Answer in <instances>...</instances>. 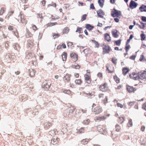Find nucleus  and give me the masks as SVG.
<instances>
[{
    "mask_svg": "<svg viewBox=\"0 0 146 146\" xmlns=\"http://www.w3.org/2000/svg\"><path fill=\"white\" fill-rule=\"evenodd\" d=\"M125 118L124 117H119V121L121 123L123 122L125 120Z\"/></svg>",
    "mask_w": 146,
    "mask_h": 146,
    "instance_id": "48",
    "label": "nucleus"
},
{
    "mask_svg": "<svg viewBox=\"0 0 146 146\" xmlns=\"http://www.w3.org/2000/svg\"><path fill=\"white\" fill-rule=\"evenodd\" d=\"M133 123L132 119H130L128 121V127H131L132 126Z\"/></svg>",
    "mask_w": 146,
    "mask_h": 146,
    "instance_id": "53",
    "label": "nucleus"
},
{
    "mask_svg": "<svg viewBox=\"0 0 146 146\" xmlns=\"http://www.w3.org/2000/svg\"><path fill=\"white\" fill-rule=\"evenodd\" d=\"M51 84L48 81H45L42 84V87L45 90H48L50 87Z\"/></svg>",
    "mask_w": 146,
    "mask_h": 146,
    "instance_id": "8",
    "label": "nucleus"
},
{
    "mask_svg": "<svg viewBox=\"0 0 146 146\" xmlns=\"http://www.w3.org/2000/svg\"><path fill=\"white\" fill-rule=\"evenodd\" d=\"M8 29L10 31H13V30H15V31H13L14 34L16 37H19V34L17 32V30L15 27H14V26L11 25H9L8 27Z\"/></svg>",
    "mask_w": 146,
    "mask_h": 146,
    "instance_id": "12",
    "label": "nucleus"
},
{
    "mask_svg": "<svg viewBox=\"0 0 146 146\" xmlns=\"http://www.w3.org/2000/svg\"><path fill=\"white\" fill-rule=\"evenodd\" d=\"M104 38L108 42H110L111 41V37L109 34L108 33L105 34L104 35Z\"/></svg>",
    "mask_w": 146,
    "mask_h": 146,
    "instance_id": "22",
    "label": "nucleus"
},
{
    "mask_svg": "<svg viewBox=\"0 0 146 146\" xmlns=\"http://www.w3.org/2000/svg\"><path fill=\"white\" fill-rule=\"evenodd\" d=\"M52 36L54 39L60 36V34L58 33H52Z\"/></svg>",
    "mask_w": 146,
    "mask_h": 146,
    "instance_id": "43",
    "label": "nucleus"
},
{
    "mask_svg": "<svg viewBox=\"0 0 146 146\" xmlns=\"http://www.w3.org/2000/svg\"><path fill=\"white\" fill-rule=\"evenodd\" d=\"M113 78L114 80L117 83H118L119 82V79L117 76H114Z\"/></svg>",
    "mask_w": 146,
    "mask_h": 146,
    "instance_id": "44",
    "label": "nucleus"
},
{
    "mask_svg": "<svg viewBox=\"0 0 146 146\" xmlns=\"http://www.w3.org/2000/svg\"><path fill=\"white\" fill-rule=\"evenodd\" d=\"M70 75L69 74H67L63 77V80L65 82H68L70 80Z\"/></svg>",
    "mask_w": 146,
    "mask_h": 146,
    "instance_id": "20",
    "label": "nucleus"
},
{
    "mask_svg": "<svg viewBox=\"0 0 146 146\" xmlns=\"http://www.w3.org/2000/svg\"><path fill=\"white\" fill-rule=\"evenodd\" d=\"M75 83L76 85H80L82 83V81L81 79H76L75 80Z\"/></svg>",
    "mask_w": 146,
    "mask_h": 146,
    "instance_id": "26",
    "label": "nucleus"
},
{
    "mask_svg": "<svg viewBox=\"0 0 146 146\" xmlns=\"http://www.w3.org/2000/svg\"><path fill=\"white\" fill-rule=\"evenodd\" d=\"M129 76L130 78L134 80H139V74L133 72L129 74Z\"/></svg>",
    "mask_w": 146,
    "mask_h": 146,
    "instance_id": "15",
    "label": "nucleus"
},
{
    "mask_svg": "<svg viewBox=\"0 0 146 146\" xmlns=\"http://www.w3.org/2000/svg\"><path fill=\"white\" fill-rule=\"evenodd\" d=\"M32 28L33 30L34 31V32H35L36 31L38 30V28L35 25H33L32 26Z\"/></svg>",
    "mask_w": 146,
    "mask_h": 146,
    "instance_id": "55",
    "label": "nucleus"
},
{
    "mask_svg": "<svg viewBox=\"0 0 146 146\" xmlns=\"http://www.w3.org/2000/svg\"><path fill=\"white\" fill-rule=\"evenodd\" d=\"M62 60L63 61H66L67 59V53L66 52H64L62 55Z\"/></svg>",
    "mask_w": 146,
    "mask_h": 146,
    "instance_id": "27",
    "label": "nucleus"
},
{
    "mask_svg": "<svg viewBox=\"0 0 146 146\" xmlns=\"http://www.w3.org/2000/svg\"><path fill=\"white\" fill-rule=\"evenodd\" d=\"M51 18H52V19L53 20H55L56 19H58L59 18V17L58 16H56V17H55V16H54L53 15L51 16Z\"/></svg>",
    "mask_w": 146,
    "mask_h": 146,
    "instance_id": "62",
    "label": "nucleus"
},
{
    "mask_svg": "<svg viewBox=\"0 0 146 146\" xmlns=\"http://www.w3.org/2000/svg\"><path fill=\"white\" fill-rule=\"evenodd\" d=\"M68 46V47H72L73 46V44L71 42H69L67 44Z\"/></svg>",
    "mask_w": 146,
    "mask_h": 146,
    "instance_id": "59",
    "label": "nucleus"
},
{
    "mask_svg": "<svg viewBox=\"0 0 146 146\" xmlns=\"http://www.w3.org/2000/svg\"><path fill=\"white\" fill-rule=\"evenodd\" d=\"M60 139L58 137H53L52 138L51 143L54 145H57L60 141Z\"/></svg>",
    "mask_w": 146,
    "mask_h": 146,
    "instance_id": "13",
    "label": "nucleus"
},
{
    "mask_svg": "<svg viewBox=\"0 0 146 146\" xmlns=\"http://www.w3.org/2000/svg\"><path fill=\"white\" fill-rule=\"evenodd\" d=\"M52 123L50 122H47L45 124V127L46 129H48L49 127L52 126Z\"/></svg>",
    "mask_w": 146,
    "mask_h": 146,
    "instance_id": "35",
    "label": "nucleus"
},
{
    "mask_svg": "<svg viewBox=\"0 0 146 146\" xmlns=\"http://www.w3.org/2000/svg\"><path fill=\"white\" fill-rule=\"evenodd\" d=\"M105 96L104 94L103 93L100 94L98 95L99 98L101 100H103Z\"/></svg>",
    "mask_w": 146,
    "mask_h": 146,
    "instance_id": "45",
    "label": "nucleus"
},
{
    "mask_svg": "<svg viewBox=\"0 0 146 146\" xmlns=\"http://www.w3.org/2000/svg\"><path fill=\"white\" fill-rule=\"evenodd\" d=\"M92 42L94 43L95 45V48H98L99 46V43L97 41H96L95 40H92Z\"/></svg>",
    "mask_w": 146,
    "mask_h": 146,
    "instance_id": "37",
    "label": "nucleus"
},
{
    "mask_svg": "<svg viewBox=\"0 0 146 146\" xmlns=\"http://www.w3.org/2000/svg\"><path fill=\"white\" fill-rule=\"evenodd\" d=\"M140 11L141 12H146V6L142 5L139 8Z\"/></svg>",
    "mask_w": 146,
    "mask_h": 146,
    "instance_id": "28",
    "label": "nucleus"
},
{
    "mask_svg": "<svg viewBox=\"0 0 146 146\" xmlns=\"http://www.w3.org/2000/svg\"><path fill=\"white\" fill-rule=\"evenodd\" d=\"M86 28L89 31H90L94 28L93 26L91 25L90 24H87L86 27Z\"/></svg>",
    "mask_w": 146,
    "mask_h": 146,
    "instance_id": "38",
    "label": "nucleus"
},
{
    "mask_svg": "<svg viewBox=\"0 0 146 146\" xmlns=\"http://www.w3.org/2000/svg\"><path fill=\"white\" fill-rule=\"evenodd\" d=\"M110 116V114H105L103 115L96 117L94 118V120L96 121H104L106 119L107 117H108Z\"/></svg>",
    "mask_w": 146,
    "mask_h": 146,
    "instance_id": "6",
    "label": "nucleus"
},
{
    "mask_svg": "<svg viewBox=\"0 0 146 146\" xmlns=\"http://www.w3.org/2000/svg\"><path fill=\"white\" fill-rule=\"evenodd\" d=\"M70 56L71 59L74 62H76L78 60V55L74 52H72L70 53Z\"/></svg>",
    "mask_w": 146,
    "mask_h": 146,
    "instance_id": "10",
    "label": "nucleus"
},
{
    "mask_svg": "<svg viewBox=\"0 0 146 146\" xmlns=\"http://www.w3.org/2000/svg\"><path fill=\"white\" fill-rule=\"evenodd\" d=\"M117 59L115 57L112 58L111 60V62L115 65H116L117 64Z\"/></svg>",
    "mask_w": 146,
    "mask_h": 146,
    "instance_id": "36",
    "label": "nucleus"
},
{
    "mask_svg": "<svg viewBox=\"0 0 146 146\" xmlns=\"http://www.w3.org/2000/svg\"><path fill=\"white\" fill-rule=\"evenodd\" d=\"M120 128L119 125L118 124L116 125L115 126V131L118 132L120 131Z\"/></svg>",
    "mask_w": 146,
    "mask_h": 146,
    "instance_id": "51",
    "label": "nucleus"
},
{
    "mask_svg": "<svg viewBox=\"0 0 146 146\" xmlns=\"http://www.w3.org/2000/svg\"><path fill=\"white\" fill-rule=\"evenodd\" d=\"M136 89L133 87L128 86V92H134L136 91Z\"/></svg>",
    "mask_w": 146,
    "mask_h": 146,
    "instance_id": "31",
    "label": "nucleus"
},
{
    "mask_svg": "<svg viewBox=\"0 0 146 146\" xmlns=\"http://www.w3.org/2000/svg\"><path fill=\"white\" fill-rule=\"evenodd\" d=\"M99 89L102 92H106L110 90L108 84L106 82L100 85L99 86Z\"/></svg>",
    "mask_w": 146,
    "mask_h": 146,
    "instance_id": "3",
    "label": "nucleus"
},
{
    "mask_svg": "<svg viewBox=\"0 0 146 146\" xmlns=\"http://www.w3.org/2000/svg\"><path fill=\"white\" fill-rule=\"evenodd\" d=\"M98 3L99 6L101 7H102L104 5V0H98Z\"/></svg>",
    "mask_w": 146,
    "mask_h": 146,
    "instance_id": "41",
    "label": "nucleus"
},
{
    "mask_svg": "<svg viewBox=\"0 0 146 146\" xmlns=\"http://www.w3.org/2000/svg\"><path fill=\"white\" fill-rule=\"evenodd\" d=\"M140 142L142 145H145L146 144V138L143 136H142L140 139Z\"/></svg>",
    "mask_w": 146,
    "mask_h": 146,
    "instance_id": "24",
    "label": "nucleus"
},
{
    "mask_svg": "<svg viewBox=\"0 0 146 146\" xmlns=\"http://www.w3.org/2000/svg\"><path fill=\"white\" fill-rule=\"evenodd\" d=\"M137 4L134 1L132 0L129 4V7L131 9L135 8L137 6Z\"/></svg>",
    "mask_w": 146,
    "mask_h": 146,
    "instance_id": "17",
    "label": "nucleus"
},
{
    "mask_svg": "<svg viewBox=\"0 0 146 146\" xmlns=\"http://www.w3.org/2000/svg\"><path fill=\"white\" fill-rule=\"evenodd\" d=\"M69 30V27H66L63 29L62 33L63 34H67L68 33Z\"/></svg>",
    "mask_w": 146,
    "mask_h": 146,
    "instance_id": "30",
    "label": "nucleus"
},
{
    "mask_svg": "<svg viewBox=\"0 0 146 146\" xmlns=\"http://www.w3.org/2000/svg\"><path fill=\"white\" fill-rule=\"evenodd\" d=\"M139 60L140 61H142V60L146 61V60L145 58L144 57V56L143 55H141V56L140 58L139 59Z\"/></svg>",
    "mask_w": 146,
    "mask_h": 146,
    "instance_id": "57",
    "label": "nucleus"
},
{
    "mask_svg": "<svg viewBox=\"0 0 146 146\" xmlns=\"http://www.w3.org/2000/svg\"><path fill=\"white\" fill-rule=\"evenodd\" d=\"M63 92L65 94H70L71 93V91L70 90H64Z\"/></svg>",
    "mask_w": 146,
    "mask_h": 146,
    "instance_id": "54",
    "label": "nucleus"
},
{
    "mask_svg": "<svg viewBox=\"0 0 146 146\" xmlns=\"http://www.w3.org/2000/svg\"><path fill=\"white\" fill-rule=\"evenodd\" d=\"M102 108L99 105L93 103L92 106V112L94 114L98 115L103 111Z\"/></svg>",
    "mask_w": 146,
    "mask_h": 146,
    "instance_id": "1",
    "label": "nucleus"
},
{
    "mask_svg": "<svg viewBox=\"0 0 146 146\" xmlns=\"http://www.w3.org/2000/svg\"><path fill=\"white\" fill-rule=\"evenodd\" d=\"M102 45L103 46L102 48L103 54H105L109 53L111 50L110 46L108 45L103 44Z\"/></svg>",
    "mask_w": 146,
    "mask_h": 146,
    "instance_id": "7",
    "label": "nucleus"
},
{
    "mask_svg": "<svg viewBox=\"0 0 146 146\" xmlns=\"http://www.w3.org/2000/svg\"><path fill=\"white\" fill-rule=\"evenodd\" d=\"M67 126V125L65 123H63L62 125V129H66V126Z\"/></svg>",
    "mask_w": 146,
    "mask_h": 146,
    "instance_id": "60",
    "label": "nucleus"
},
{
    "mask_svg": "<svg viewBox=\"0 0 146 146\" xmlns=\"http://www.w3.org/2000/svg\"><path fill=\"white\" fill-rule=\"evenodd\" d=\"M76 108L73 106H71L70 108H68V111H69V113L68 114V115H71L72 114L73 112L75 110Z\"/></svg>",
    "mask_w": 146,
    "mask_h": 146,
    "instance_id": "21",
    "label": "nucleus"
},
{
    "mask_svg": "<svg viewBox=\"0 0 146 146\" xmlns=\"http://www.w3.org/2000/svg\"><path fill=\"white\" fill-rule=\"evenodd\" d=\"M6 9L5 7H2L0 10V15H2L4 13Z\"/></svg>",
    "mask_w": 146,
    "mask_h": 146,
    "instance_id": "34",
    "label": "nucleus"
},
{
    "mask_svg": "<svg viewBox=\"0 0 146 146\" xmlns=\"http://www.w3.org/2000/svg\"><path fill=\"white\" fill-rule=\"evenodd\" d=\"M141 20L143 22H146V17L145 16H142L141 17Z\"/></svg>",
    "mask_w": 146,
    "mask_h": 146,
    "instance_id": "64",
    "label": "nucleus"
},
{
    "mask_svg": "<svg viewBox=\"0 0 146 146\" xmlns=\"http://www.w3.org/2000/svg\"><path fill=\"white\" fill-rule=\"evenodd\" d=\"M84 94L86 95L88 97H89L90 98L91 97H92L93 95V94L89 92L88 93H87L85 92H84Z\"/></svg>",
    "mask_w": 146,
    "mask_h": 146,
    "instance_id": "52",
    "label": "nucleus"
},
{
    "mask_svg": "<svg viewBox=\"0 0 146 146\" xmlns=\"http://www.w3.org/2000/svg\"><path fill=\"white\" fill-rule=\"evenodd\" d=\"M57 23L56 22L55 23H49L47 24H46V26L47 27H52V26L55 25H57Z\"/></svg>",
    "mask_w": 146,
    "mask_h": 146,
    "instance_id": "42",
    "label": "nucleus"
},
{
    "mask_svg": "<svg viewBox=\"0 0 146 146\" xmlns=\"http://www.w3.org/2000/svg\"><path fill=\"white\" fill-rule=\"evenodd\" d=\"M122 74L124 75H125L128 72V68H123L122 69Z\"/></svg>",
    "mask_w": 146,
    "mask_h": 146,
    "instance_id": "39",
    "label": "nucleus"
},
{
    "mask_svg": "<svg viewBox=\"0 0 146 146\" xmlns=\"http://www.w3.org/2000/svg\"><path fill=\"white\" fill-rule=\"evenodd\" d=\"M98 15L100 18H102L104 17L105 13L101 9H100L97 11Z\"/></svg>",
    "mask_w": 146,
    "mask_h": 146,
    "instance_id": "19",
    "label": "nucleus"
},
{
    "mask_svg": "<svg viewBox=\"0 0 146 146\" xmlns=\"http://www.w3.org/2000/svg\"><path fill=\"white\" fill-rule=\"evenodd\" d=\"M91 72L90 70H86V73L84 75V80L85 82L88 84H90L92 81L90 74Z\"/></svg>",
    "mask_w": 146,
    "mask_h": 146,
    "instance_id": "2",
    "label": "nucleus"
},
{
    "mask_svg": "<svg viewBox=\"0 0 146 146\" xmlns=\"http://www.w3.org/2000/svg\"><path fill=\"white\" fill-rule=\"evenodd\" d=\"M80 66L78 64L73 66V68L76 69H79L80 68Z\"/></svg>",
    "mask_w": 146,
    "mask_h": 146,
    "instance_id": "63",
    "label": "nucleus"
},
{
    "mask_svg": "<svg viewBox=\"0 0 146 146\" xmlns=\"http://www.w3.org/2000/svg\"><path fill=\"white\" fill-rule=\"evenodd\" d=\"M111 33L113 36L114 38H118L120 34L119 31L115 29H113L111 31Z\"/></svg>",
    "mask_w": 146,
    "mask_h": 146,
    "instance_id": "14",
    "label": "nucleus"
},
{
    "mask_svg": "<svg viewBox=\"0 0 146 146\" xmlns=\"http://www.w3.org/2000/svg\"><path fill=\"white\" fill-rule=\"evenodd\" d=\"M87 15L86 14H84L82 16L81 21H84L86 19Z\"/></svg>",
    "mask_w": 146,
    "mask_h": 146,
    "instance_id": "56",
    "label": "nucleus"
},
{
    "mask_svg": "<svg viewBox=\"0 0 146 146\" xmlns=\"http://www.w3.org/2000/svg\"><path fill=\"white\" fill-rule=\"evenodd\" d=\"M136 102H131L129 103L128 105L131 107L134 105L135 103Z\"/></svg>",
    "mask_w": 146,
    "mask_h": 146,
    "instance_id": "58",
    "label": "nucleus"
},
{
    "mask_svg": "<svg viewBox=\"0 0 146 146\" xmlns=\"http://www.w3.org/2000/svg\"><path fill=\"white\" fill-rule=\"evenodd\" d=\"M97 130L102 134H104L106 131V128L105 126L98 125L97 127Z\"/></svg>",
    "mask_w": 146,
    "mask_h": 146,
    "instance_id": "9",
    "label": "nucleus"
},
{
    "mask_svg": "<svg viewBox=\"0 0 146 146\" xmlns=\"http://www.w3.org/2000/svg\"><path fill=\"white\" fill-rule=\"evenodd\" d=\"M90 122V120L89 119H87L84 120L83 122V123L84 125H87L89 124Z\"/></svg>",
    "mask_w": 146,
    "mask_h": 146,
    "instance_id": "46",
    "label": "nucleus"
},
{
    "mask_svg": "<svg viewBox=\"0 0 146 146\" xmlns=\"http://www.w3.org/2000/svg\"><path fill=\"white\" fill-rule=\"evenodd\" d=\"M141 40L142 41L144 40L145 38V34L144 33H142L140 35Z\"/></svg>",
    "mask_w": 146,
    "mask_h": 146,
    "instance_id": "50",
    "label": "nucleus"
},
{
    "mask_svg": "<svg viewBox=\"0 0 146 146\" xmlns=\"http://www.w3.org/2000/svg\"><path fill=\"white\" fill-rule=\"evenodd\" d=\"M102 102L103 103V104L106 105V104L108 102V97L107 96H105L104 98V99L102 100Z\"/></svg>",
    "mask_w": 146,
    "mask_h": 146,
    "instance_id": "29",
    "label": "nucleus"
},
{
    "mask_svg": "<svg viewBox=\"0 0 146 146\" xmlns=\"http://www.w3.org/2000/svg\"><path fill=\"white\" fill-rule=\"evenodd\" d=\"M35 70L31 68L29 70V74L31 77H33L35 75Z\"/></svg>",
    "mask_w": 146,
    "mask_h": 146,
    "instance_id": "25",
    "label": "nucleus"
},
{
    "mask_svg": "<svg viewBox=\"0 0 146 146\" xmlns=\"http://www.w3.org/2000/svg\"><path fill=\"white\" fill-rule=\"evenodd\" d=\"M19 19L20 20L21 23L24 25L26 24L27 23V21L24 14L22 13H20L19 15Z\"/></svg>",
    "mask_w": 146,
    "mask_h": 146,
    "instance_id": "5",
    "label": "nucleus"
},
{
    "mask_svg": "<svg viewBox=\"0 0 146 146\" xmlns=\"http://www.w3.org/2000/svg\"><path fill=\"white\" fill-rule=\"evenodd\" d=\"M136 25H137L139 27V28H140V29H144V28L145 27V26H141L139 24H138L137 23L136 24Z\"/></svg>",
    "mask_w": 146,
    "mask_h": 146,
    "instance_id": "61",
    "label": "nucleus"
},
{
    "mask_svg": "<svg viewBox=\"0 0 146 146\" xmlns=\"http://www.w3.org/2000/svg\"><path fill=\"white\" fill-rule=\"evenodd\" d=\"M33 56H34V58H34V59L33 61H36V57H35L34 56V54L33 53H29L27 55L26 58H27L28 59H31L32 58Z\"/></svg>",
    "mask_w": 146,
    "mask_h": 146,
    "instance_id": "18",
    "label": "nucleus"
},
{
    "mask_svg": "<svg viewBox=\"0 0 146 146\" xmlns=\"http://www.w3.org/2000/svg\"><path fill=\"white\" fill-rule=\"evenodd\" d=\"M106 68L108 73H112L115 71L114 67L111 64L109 65L108 66H106Z\"/></svg>",
    "mask_w": 146,
    "mask_h": 146,
    "instance_id": "16",
    "label": "nucleus"
},
{
    "mask_svg": "<svg viewBox=\"0 0 146 146\" xmlns=\"http://www.w3.org/2000/svg\"><path fill=\"white\" fill-rule=\"evenodd\" d=\"M49 134L52 136H54L56 134V131L54 130H51L49 132Z\"/></svg>",
    "mask_w": 146,
    "mask_h": 146,
    "instance_id": "40",
    "label": "nucleus"
},
{
    "mask_svg": "<svg viewBox=\"0 0 146 146\" xmlns=\"http://www.w3.org/2000/svg\"><path fill=\"white\" fill-rule=\"evenodd\" d=\"M113 11L111 12V16L113 17H116L120 18L121 15V12L115 9H113Z\"/></svg>",
    "mask_w": 146,
    "mask_h": 146,
    "instance_id": "4",
    "label": "nucleus"
},
{
    "mask_svg": "<svg viewBox=\"0 0 146 146\" xmlns=\"http://www.w3.org/2000/svg\"><path fill=\"white\" fill-rule=\"evenodd\" d=\"M27 45V47L29 48H30L31 49L34 46V44L32 41L30 40L29 41H28V42Z\"/></svg>",
    "mask_w": 146,
    "mask_h": 146,
    "instance_id": "32",
    "label": "nucleus"
},
{
    "mask_svg": "<svg viewBox=\"0 0 146 146\" xmlns=\"http://www.w3.org/2000/svg\"><path fill=\"white\" fill-rule=\"evenodd\" d=\"M121 39L115 40L114 41V44L117 46H119L121 44Z\"/></svg>",
    "mask_w": 146,
    "mask_h": 146,
    "instance_id": "33",
    "label": "nucleus"
},
{
    "mask_svg": "<svg viewBox=\"0 0 146 146\" xmlns=\"http://www.w3.org/2000/svg\"><path fill=\"white\" fill-rule=\"evenodd\" d=\"M84 127H81L79 129L78 131V133H84Z\"/></svg>",
    "mask_w": 146,
    "mask_h": 146,
    "instance_id": "47",
    "label": "nucleus"
},
{
    "mask_svg": "<svg viewBox=\"0 0 146 146\" xmlns=\"http://www.w3.org/2000/svg\"><path fill=\"white\" fill-rule=\"evenodd\" d=\"M90 139H88L86 138L82 139L80 141L81 144L84 145H85L88 143L90 141Z\"/></svg>",
    "mask_w": 146,
    "mask_h": 146,
    "instance_id": "23",
    "label": "nucleus"
},
{
    "mask_svg": "<svg viewBox=\"0 0 146 146\" xmlns=\"http://www.w3.org/2000/svg\"><path fill=\"white\" fill-rule=\"evenodd\" d=\"M82 31V28L80 27H78L77 28L76 32L78 33H81Z\"/></svg>",
    "mask_w": 146,
    "mask_h": 146,
    "instance_id": "49",
    "label": "nucleus"
},
{
    "mask_svg": "<svg viewBox=\"0 0 146 146\" xmlns=\"http://www.w3.org/2000/svg\"><path fill=\"white\" fill-rule=\"evenodd\" d=\"M139 79L143 80L146 79V71H143L139 73Z\"/></svg>",
    "mask_w": 146,
    "mask_h": 146,
    "instance_id": "11",
    "label": "nucleus"
}]
</instances>
